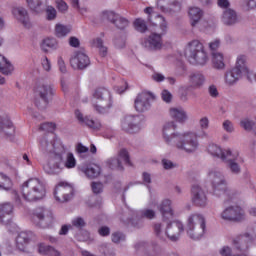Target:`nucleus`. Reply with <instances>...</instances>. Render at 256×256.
I'll use <instances>...</instances> for the list:
<instances>
[{
	"mask_svg": "<svg viewBox=\"0 0 256 256\" xmlns=\"http://www.w3.org/2000/svg\"><path fill=\"white\" fill-rule=\"evenodd\" d=\"M207 221L201 213H192L186 219L185 231L191 239H201L205 235Z\"/></svg>",
	"mask_w": 256,
	"mask_h": 256,
	"instance_id": "obj_7",
	"label": "nucleus"
},
{
	"mask_svg": "<svg viewBox=\"0 0 256 256\" xmlns=\"http://www.w3.org/2000/svg\"><path fill=\"white\" fill-rule=\"evenodd\" d=\"M38 253H40V255H51V256L61 255V253H59V251L55 250V248H53L51 246H47L45 244L38 245Z\"/></svg>",
	"mask_w": 256,
	"mask_h": 256,
	"instance_id": "obj_40",
	"label": "nucleus"
},
{
	"mask_svg": "<svg viewBox=\"0 0 256 256\" xmlns=\"http://www.w3.org/2000/svg\"><path fill=\"white\" fill-rule=\"evenodd\" d=\"M198 125L200 130H186L177 131V126L175 122H166L162 126V140L168 147H176L179 151L188 153V155H193L199 151V139H206L209 137L207 129H209V117L204 116L199 119Z\"/></svg>",
	"mask_w": 256,
	"mask_h": 256,
	"instance_id": "obj_1",
	"label": "nucleus"
},
{
	"mask_svg": "<svg viewBox=\"0 0 256 256\" xmlns=\"http://www.w3.org/2000/svg\"><path fill=\"white\" fill-rule=\"evenodd\" d=\"M237 73H240L242 76L247 77L249 81H251V77H253V72L249 69L247 65V56L240 54L236 58L235 67L232 68Z\"/></svg>",
	"mask_w": 256,
	"mask_h": 256,
	"instance_id": "obj_21",
	"label": "nucleus"
},
{
	"mask_svg": "<svg viewBox=\"0 0 256 256\" xmlns=\"http://www.w3.org/2000/svg\"><path fill=\"white\" fill-rule=\"evenodd\" d=\"M91 237V234L87 230H82L81 235H77L76 239L78 241H89V238Z\"/></svg>",
	"mask_w": 256,
	"mask_h": 256,
	"instance_id": "obj_59",
	"label": "nucleus"
},
{
	"mask_svg": "<svg viewBox=\"0 0 256 256\" xmlns=\"http://www.w3.org/2000/svg\"><path fill=\"white\" fill-rule=\"evenodd\" d=\"M206 81L207 78L202 72H193L189 75V83L192 87H203Z\"/></svg>",
	"mask_w": 256,
	"mask_h": 256,
	"instance_id": "obj_34",
	"label": "nucleus"
},
{
	"mask_svg": "<svg viewBox=\"0 0 256 256\" xmlns=\"http://www.w3.org/2000/svg\"><path fill=\"white\" fill-rule=\"evenodd\" d=\"M144 13L148 15V21L156 25L158 23L160 33L153 32L150 34L148 39L144 42L145 47L148 49H153L154 51H159L163 47V35L167 33L169 29V24L167 20L162 15L155 13V8L147 7L144 9Z\"/></svg>",
	"mask_w": 256,
	"mask_h": 256,
	"instance_id": "obj_3",
	"label": "nucleus"
},
{
	"mask_svg": "<svg viewBox=\"0 0 256 256\" xmlns=\"http://www.w3.org/2000/svg\"><path fill=\"white\" fill-rule=\"evenodd\" d=\"M212 67L214 69L223 70L225 69V56L221 52H213L212 53Z\"/></svg>",
	"mask_w": 256,
	"mask_h": 256,
	"instance_id": "obj_36",
	"label": "nucleus"
},
{
	"mask_svg": "<svg viewBox=\"0 0 256 256\" xmlns=\"http://www.w3.org/2000/svg\"><path fill=\"white\" fill-rule=\"evenodd\" d=\"M0 137H5L8 141L15 140V126L8 117L0 118Z\"/></svg>",
	"mask_w": 256,
	"mask_h": 256,
	"instance_id": "obj_20",
	"label": "nucleus"
},
{
	"mask_svg": "<svg viewBox=\"0 0 256 256\" xmlns=\"http://www.w3.org/2000/svg\"><path fill=\"white\" fill-rule=\"evenodd\" d=\"M92 107L97 113L105 114L109 113L113 105V99L111 98V92L104 88L96 89L91 98Z\"/></svg>",
	"mask_w": 256,
	"mask_h": 256,
	"instance_id": "obj_9",
	"label": "nucleus"
},
{
	"mask_svg": "<svg viewBox=\"0 0 256 256\" xmlns=\"http://www.w3.org/2000/svg\"><path fill=\"white\" fill-rule=\"evenodd\" d=\"M242 7L244 11H254L256 9V0H243Z\"/></svg>",
	"mask_w": 256,
	"mask_h": 256,
	"instance_id": "obj_50",
	"label": "nucleus"
},
{
	"mask_svg": "<svg viewBox=\"0 0 256 256\" xmlns=\"http://www.w3.org/2000/svg\"><path fill=\"white\" fill-rule=\"evenodd\" d=\"M157 8L165 15H175L181 11V0L166 1L165 3L157 2Z\"/></svg>",
	"mask_w": 256,
	"mask_h": 256,
	"instance_id": "obj_22",
	"label": "nucleus"
},
{
	"mask_svg": "<svg viewBox=\"0 0 256 256\" xmlns=\"http://www.w3.org/2000/svg\"><path fill=\"white\" fill-rule=\"evenodd\" d=\"M223 221H233L234 223H241L247 219L245 209L239 205H231L226 207L220 214Z\"/></svg>",
	"mask_w": 256,
	"mask_h": 256,
	"instance_id": "obj_13",
	"label": "nucleus"
},
{
	"mask_svg": "<svg viewBox=\"0 0 256 256\" xmlns=\"http://www.w3.org/2000/svg\"><path fill=\"white\" fill-rule=\"evenodd\" d=\"M15 207L11 202H1L0 203V223L4 225H9L11 219H13V211Z\"/></svg>",
	"mask_w": 256,
	"mask_h": 256,
	"instance_id": "obj_25",
	"label": "nucleus"
},
{
	"mask_svg": "<svg viewBox=\"0 0 256 256\" xmlns=\"http://www.w3.org/2000/svg\"><path fill=\"white\" fill-rule=\"evenodd\" d=\"M73 227H77V229H81L85 227V220L82 217H76L72 219Z\"/></svg>",
	"mask_w": 256,
	"mask_h": 256,
	"instance_id": "obj_54",
	"label": "nucleus"
},
{
	"mask_svg": "<svg viewBox=\"0 0 256 256\" xmlns=\"http://www.w3.org/2000/svg\"><path fill=\"white\" fill-rule=\"evenodd\" d=\"M172 202L169 199H164L158 206L162 216V222H156L153 225L155 236L162 241L167 240V223L175 217V212L171 207Z\"/></svg>",
	"mask_w": 256,
	"mask_h": 256,
	"instance_id": "obj_5",
	"label": "nucleus"
},
{
	"mask_svg": "<svg viewBox=\"0 0 256 256\" xmlns=\"http://www.w3.org/2000/svg\"><path fill=\"white\" fill-rule=\"evenodd\" d=\"M192 203L197 207H207V203H209L205 190L199 185H194L192 187Z\"/></svg>",
	"mask_w": 256,
	"mask_h": 256,
	"instance_id": "obj_23",
	"label": "nucleus"
},
{
	"mask_svg": "<svg viewBox=\"0 0 256 256\" xmlns=\"http://www.w3.org/2000/svg\"><path fill=\"white\" fill-rule=\"evenodd\" d=\"M111 239L113 243H121L125 241V236L121 232H114L112 233Z\"/></svg>",
	"mask_w": 256,
	"mask_h": 256,
	"instance_id": "obj_52",
	"label": "nucleus"
},
{
	"mask_svg": "<svg viewBox=\"0 0 256 256\" xmlns=\"http://www.w3.org/2000/svg\"><path fill=\"white\" fill-rule=\"evenodd\" d=\"M129 23H130L129 19H127L121 15H118V18L114 22V25L118 29H127V27H129Z\"/></svg>",
	"mask_w": 256,
	"mask_h": 256,
	"instance_id": "obj_46",
	"label": "nucleus"
},
{
	"mask_svg": "<svg viewBox=\"0 0 256 256\" xmlns=\"http://www.w3.org/2000/svg\"><path fill=\"white\" fill-rule=\"evenodd\" d=\"M57 65L60 73H67V64H65V60L63 59V57H58Z\"/></svg>",
	"mask_w": 256,
	"mask_h": 256,
	"instance_id": "obj_53",
	"label": "nucleus"
},
{
	"mask_svg": "<svg viewBox=\"0 0 256 256\" xmlns=\"http://www.w3.org/2000/svg\"><path fill=\"white\" fill-rule=\"evenodd\" d=\"M78 171L88 179H97L101 175V166L97 164H82L78 167Z\"/></svg>",
	"mask_w": 256,
	"mask_h": 256,
	"instance_id": "obj_26",
	"label": "nucleus"
},
{
	"mask_svg": "<svg viewBox=\"0 0 256 256\" xmlns=\"http://www.w3.org/2000/svg\"><path fill=\"white\" fill-rule=\"evenodd\" d=\"M40 151H42V153H51L54 157L61 158V155L66 153L67 148L59 138H55V136L52 135L41 139Z\"/></svg>",
	"mask_w": 256,
	"mask_h": 256,
	"instance_id": "obj_10",
	"label": "nucleus"
},
{
	"mask_svg": "<svg viewBox=\"0 0 256 256\" xmlns=\"http://www.w3.org/2000/svg\"><path fill=\"white\" fill-rule=\"evenodd\" d=\"M114 90L119 95H121L122 93H125V91H127V83L125 82V80H122L120 86H115Z\"/></svg>",
	"mask_w": 256,
	"mask_h": 256,
	"instance_id": "obj_58",
	"label": "nucleus"
},
{
	"mask_svg": "<svg viewBox=\"0 0 256 256\" xmlns=\"http://www.w3.org/2000/svg\"><path fill=\"white\" fill-rule=\"evenodd\" d=\"M75 117L81 125H86L90 129H101V122L99 120L91 119L89 116H83V113L79 110L75 111Z\"/></svg>",
	"mask_w": 256,
	"mask_h": 256,
	"instance_id": "obj_28",
	"label": "nucleus"
},
{
	"mask_svg": "<svg viewBox=\"0 0 256 256\" xmlns=\"http://www.w3.org/2000/svg\"><path fill=\"white\" fill-rule=\"evenodd\" d=\"M14 184L11 177L0 172V191L11 192L12 197L17 205L21 203V199L31 203L33 201H41L45 198L47 190L45 184L39 178H30L20 186V194L13 189Z\"/></svg>",
	"mask_w": 256,
	"mask_h": 256,
	"instance_id": "obj_2",
	"label": "nucleus"
},
{
	"mask_svg": "<svg viewBox=\"0 0 256 256\" xmlns=\"http://www.w3.org/2000/svg\"><path fill=\"white\" fill-rule=\"evenodd\" d=\"M29 243V234L27 232H21L16 238V244L18 249H23L25 245Z\"/></svg>",
	"mask_w": 256,
	"mask_h": 256,
	"instance_id": "obj_44",
	"label": "nucleus"
},
{
	"mask_svg": "<svg viewBox=\"0 0 256 256\" xmlns=\"http://www.w3.org/2000/svg\"><path fill=\"white\" fill-rule=\"evenodd\" d=\"M223 161H226V163H228V167L231 173H234V175H239V173H241V166L239 165V163H243V157H241V154H239V159L230 156L228 157V159Z\"/></svg>",
	"mask_w": 256,
	"mask_h": 256,
	"instance_id": "obj_33",
	"label": "nucleus"
},
{
	"mask_svg": "<svg viewBox=\"0 0 256 256\" xmlns=\"http://www.w3.org/2000/svg\"><path fill=\"white\" fill-rule=\"evenodd\" d=\"M134 107L138 113H145L151 109V93L141 92L134 101Z\"/></svg>",
	"mask_w": 256,
	"mask_h": 256,
	"instance_id": "obj_19",
	"label": "nucleus"
},
{
	"mask_svg": "<svg viewBox=\"0 0 256 256\" xmlns=\"http://www.w3.org/2000/svg\"><path fill=\"white\" fill-rule=\"evenodd\" d=\"M55 4L59 13H67L69 11V5L65 0H55Z\"/></svg>",
	"mask_w": 256,
	"mask_h": 256,
	"instance_id": "obj_49",
	"label": "nucleus"
},
{
	"mask_svg": "<svg viewBox=\"0 0 256 256\" xmlns=\"http://www.w3.org/2000/svg\"><path fill=\"white\" fill-rule=\"evenodd\" d=\"M217 5L220 7V9H229L231 7V2L229 0H217Z\"/></svg>",
	"mask_w": 256,
	"mask_h": 256,
	"instance_id": "obj_63",
	"label": "nucleus"
},
{
	"mask_svg": "<svg viewBox=\"0 0 256 256\" xmlns=\"http://www.w3.org/2000/svg\"><path fill=\"white\" fill-rule=\"evenodd\" d=\"M26 3L34 13H41V6L47 3V0H26Z\"/></svg>",
	"mask_w": 256,
	"mask_h": 256,
	"instance_id": "obj_41",
	"label": "nucleus"
},
{
	"mask_svg": "<svg viewBox=\"0 0 256 256\" xmlns=\"http://www.w3.org/2000/svg\"><path fill=\"white\" fill-rule=\"evenodd\" d=\"M161 97L164 103H171V101H173V94H171L169 90H163Z\"/></svg>",
	"mask_w": 256,
	"mask_h": 256,
	"instance_id": "obj_55",
	"label": "nucleus"
},
{
	"mask_svg": "<svg viewBox=\"0 0 256 256\" xmlns=\"http://www.w3.org/2000/svg\"><path fill=\"white\" fill-rule=\"evenodd\" d=\"M208 93L210 97L217 98V96L219 95V90L217 89V86L212 84L208 87Z\"/></svg>",
	"mask_w": 256,
	"mask_h": 256,
	"instance_id": "obj_60",
	"label": "nucleus"
},
{
	"mask_svg": "<svg viewBox=\"0 0 256 256\" xmlns=\"http://www.w3.org/2000/svg\"><path fill=\"white\" fill-rule=\"evenodd\" d=\"M92 191L95 194H99L103 191V183L100 182H92Z\"/></svg>",
	"mask_w": 256,
	"mask_h": 256,
	"instance_id": "obj_56",
	"label": "nucleus"
},
{
	"mask_svg": "<svg viewBox=\"0 0 256 256\" xmlns=\"http://www.w3.org/2000/svg\"><path fill=\"white\" fill-rule=\"evenodd\" d=\"M153 81H156V83H163L165 81V75L159 72H154L152 74Z\"/></svg>",
	"mask_w": 256,
	"mask_h": 256,
	"instance_id": "obj_62",
	"label": "nucleus"
},
{
	"mask_svg": "<svg viewBox=\"0 0 256 256\" xmlns=\"http://www.w3.org/2000/svg\"><path fill=\"white\" fill-rule=\"evenodd\" d=\"M184 56L190 65L205 67L209 63V54L201 41L195 39L189 41L184 48Z\"/></svg>",
	"mask_w": 256,
	"mask_h": 256,
	"instance_id": "obj_4",
	"label": "nucleus"
},
{
	"mask_svg": "<svg viewBox=\"0 0 256 256\" xmlns=\"http://www.w3.org/2000/svg\"><path fill=\"white\" fill-rule=\"evenodd\" d=\"M13 71H15V66L5 56L0 54V73L2 75H13Z\"/></svg>",
	"mask_w": 256,
	"mask_h": 256,
	"instance_id": "obj_35",
	"label": "nucleus"
},
{
	"mask_svg": "<svg viewBox=\"0 0 256 256\" xmlns=\"http://www.w3.org/2000/svg\"><path fill=\"white\" fill-rule=\"evenodd\" d=\"M155 207H157V201L151 200L148 204V207L142 209L140 211V216L145 219H153L156 215Z\"/></svg>",
	"mask_w": 256,
	"mask_h": 256,
	"instance_id": "obj_37",
	"label": "nucleus"
},
{
	"mask_svg": "<svg viewBox=\"0 0 256 256\" xmlns=\"http://www.w3.org/2000/svg\"><path fill=\"white\" fill-rule=\"evenodd\" d=\"M168 115L171 119L176 121V123H187V121H189V114L187 113V110L181 106L170 107Z\"/></svg>",
	"mask_w": 256,
	"mask_h": 256,
	"instance_id": "obj_24",
	"label": "nucleus"
},
{
	"mask_svg": "<svg viewBox=\"0 0 256 256\" xmlns=\"http://www.w3.org/2000/svg\"><path fill=\"white\" fill-rule=\"evenodd\" d=\"M44 221V223H53L55 215L47 208H37L33 213V221Z\"/></svg>",
	"mask_w": 256,
	"mask_h": 256,
	"instance_id": "obj_27",
	"label": "nucleus"
},
{
	"mask_svg": "<svg viewBox=\"0 0 256 256\" xmlns=\"http://www.w3.org/2000/svg\"><path fill=\"white\" fill-rule=\"evenodd\" d=\"M206 181L211 185V194L214 197H230L231 189L227 186V180L223 172H220L217 168H211L208 170Z\"/></svg>",
	"mask_w": 256,
	"mask_h": 256,
	"instance_id": "obj_6",
	"label": "nucleus"
},
{
	"mask_svg": "<svg viewBox=\"0 0 256 256\" xmlns=\"http://www.w3.org/2000/svg\"><path fill=\"white\" fill-rule=\"evenodd\" d=\"M70 65L73 69H87L91 65V59L89 55L83 50L75 51L70 58Z\"/></svg>",
	"mask_w": 256,
	"mask_h": 256,
	"instance_id": "obj_17",
	"label": "nucleus"
},
{
	"mask_svg": "<svg viewBox=\"0 0 256 256\" xmlns=\"http://www.w3.org/2000/svg\"><path fill=\"white\" fill-rule=\"evenodd\" d=\"M256 240V223L248 228V230L233 240V249L237 251H247L251 247V243Z\"/></svg>",
	"mask_w": 256,
	"mask_h": 256,
	"instance_id": "obj_11",
	"label": "nucleus"
},
{
	"mask_svg": "<svg viewBox=\"0 0 256 256\" xmlns=\"http://www.w3.org/2000/svg\"><path fill=\"white\" fill-rule=\"evenodd\" d=\"M106 165L110 169H116L117 171H123V162L119 158H110L106 161Z\"/></svg>",
	"mask_w": 256,
	"mask_h": 256,
	"instance_id": "obj_43",
	"label": "nucleus"
},
{
	"mask_svg": "<svg viewBox=\"0 0 256 256\" xmlns=\"http://www.w3.org/2000/svg\"><path fill=\"white\" fill-rule=\"evenodd\" d=\"M183 231H185V227L183 226V222L179 220L172 219L166 223V239L170 241H179Z\"/></svg>",
	"mask_w": 256,
	"mask_h": 256,
	"instance_id": "obj_16",
	"label": "nucleus"
},
{
	"mask_svg": "<svg viewBox=\"0 0 256 256\" xmlns=\"http://www.w3.org/2000/svg\"><path fill=\"white\" fill-rule=\"evenodd\" d=\"M207 153L211 155V157H216L217 159H221L222 161H227L229 157H234V159H240L238 150L223 149L215 143H210L207 146Z\"/></svg>",
	"mask_w": 256,
	"mask_h": 256,
	"instance_id": "obj_14",
	"label": "nucleus"
},
{
	"mask_svg": "<svg viewBox=\"0 0 256 256\" xmlns=\"http://www.w3.org/2000/svg\"><path fill=\"white\" fill-rule=\"evenodd\" d=\"M36 94L44 103H49V99L53 97V87L49 84H40L36 87Z\"/></svg>",
	"mask_w": 256,
	"mask_h": 256,
	"instance_id": "obj_29",
	"label": "nucleus"
},
{
	"mask_svg": "<svg viewBox=\"0 0 256 256\" xmlns=\"http://www.w3.org/2000/svg\"><path fill=\"white\" fill-rule=\"evenodd\" d=\"M222 129H224L226 133H235V125L230 120H225L222 123Z\"/></svg>",
	"mask_w": 256,
	"mask_h": 256,
	"instance_id": "obj_51",
	"label": "nucleus"
},
{
	"mask_svg": "<svg viewBox=\"0 0 256 256\" xmlns=\"http://www.w3.org/2000/svg\"><path fill=\"white\" fill-rule=\"evenodd\" d=\"M134 28L136 31H139V33H145L147 31V23H145V20L137 18L134 21Z\"/></svg>",
	"mask_w": 256,
	"mask_h": 256,
	"instance_id": "obj_48",
	"label": "nucleus"
},
{
	"mask_svg": "<svg viewBox=\"0 0 256 256\" xmlns=\"http://www.w3.org/2000/svg\"><path fill=\"white\" fill-rule=\"evenodd\" d=\"M222 22L224 25H235L237 23V13L232 9H227L222 15Z\"/></svg>",
	"mask_w": 256,
	"mask_h": 256,
	"instance_id": "obj_39",
	"label": "nucleus"
},
{
	"mask_svg": "<svg viewBox=\"0 0 256 256\" xmlns=\"http://www.w3.org/2000/svg\"><path fill=\"white\" fill-rule=\"evenodd\" d=\"M45 13L47 21H55V19H57V9H55V7L51 5L47 6Z\"/></svg>",
	"mask_w": 256,
	"mask_h": 256,
	"instance_id": "obj_47",
	"label": "nucleus"
},
{
	"mask_svg": "<svg viewBox=\"0 0 256 256\" xmlns=\"http://www.w3.org/2000/svg\"><path fill=\"white\" fill-rule=\"evenodd\" d=\"M42 67L45 71H51V60H49L47 57H44L42 59Z\"/></svg>",
	"mask_w": 256,
	"mask_h": 256,
	"instance_id": "obj_64",
	"label": "nucleus"
},
{
	"mask_svg": "<svg viewBox=\"0 0 256 256\" xmlns=\"http://www.w3.org/2000/svg\"><path fill=\"white\" fill-rule=\"evenodd\" d=\"M71 26L58 23L55 25V36L58 37V39H65L69 33H71Z\"/></svg>",
	"mask_w": 256,
	"mask_h": 256,
	"instance_id": "obj_38",
	"label": "nucleus"
},
{
	"mask_svg": "<svg viewBox=\"0 0 256 256\" xmlns=\"http://www.w3.org/2000/svg\"><path fill=\"white\" fill-rule=\"evenodd\" d=\"M204 12L201 8L192 6L188 9V17L190 19V25L192 27H197L201 18L203 17Z\"/></svg>",
	"mask_w": 256,
	"mask_h": 256,
	"instance_id": "obj_30",
	"label": "nucleus"
},
{
	"mask_svg": "<svg viewBox=\"0 0 256 256\" xmlns=\"http://www.w3.org/2000/svg\"><path fill=\"white\" fill-rule=\"evenodd\" d=\"M40 49L44 53H49V51H57V49H59V41H57L54 37L45 38L40 43Z\"/></svg>",
	"mask_w": 256,
	"mask_h": 256,
	"instance_id": "obj_31",
	"label": "nucleus"
},
{
	"mask_svg": "<svg viewBox=\"0 0 256 256\" xmlns=\"http://www.w3.org/2000/svg\"><path fill=\"white\" fill-rule=\"evenodd\" d=\"M117 159H120L121 163L124 165H132L131 156H129V150H127V148H121L118 151Z\"/></svg>",
	"mask_w": 256,
	"mask_h": 256,
	"instance_id": "obj_42",
	"label": "nucleus"
},
{
	"mask_svg": "<svg viewBox=\"0 0 256 256\" xmlns=\"http://www.w3.org/2000/svg\"><path fill=\"white\" fill-rule=\"evenodd\" d=\"M55 127H56L55 123H53V122H46L41 125V129H43V131H48L50 133L53 132Z\"/></svg>",
	"mask_w": 256,
	"mask_h": 256,
	"instance_id": "obj_61",
	"label": "nucleus"
},
{
	"mask_svg": "<svg viewBox=\"0 0 256 256\" xmlns=\"http://www.w3.org/2000/svg\"><path fill=\"white\" fill-rule=\"evenodd\" d=\"M219 254L221 256H232L233 250L229 246H223L222 248H220Z\"/></svg>",
	"mask_w": 256,
	"mask_h": 256,
	"instance_id": "obj_57",
	"label": "nucleus"
},
{
	"mask_svg": "<svg viewBox=\"0 0 256 256\" xmlns=\"http://www.w3.org/2000/svg\"><path fill=\"white\" fill-rule=\"evenodd\" d=\"M56 201L64 203L73 197V185L66 181H60L54 189Z\"/></svg>",
	"mask_w": 256,
	"mask_h": 256,
	"instance_id": "obj_15",
	"label": "nucleus"
},
{
	"mask_svg": "<svg viewBox=\"0 0 256 256\" xmlns=\"http://www.w3.org/2000/svg\"><path fill=\"white\" fill-rule=\"evenodd\" d=\"M77 167V158L73 152H67L63 160H49L44 166V171L48 175H59L63 169H75Z\"/></svg>",
	"mask_w": 256,
	"mask_h": 256,
	"instance_id": "obj_8",
	"label": "nucleus"
},
{
	"mask_svg": "<svg viewBox=\"0 0 256 256\" xmlns=\"http://www.w3.org/2000/svg\"><path fill=\"white\" fill-rule=\"evenodd\" d=\"M120 127L126 133H139L145 127V123L141 116L127 115L121 119Z\"/></svg>",
	"mask_w": 256,
	"mask_h": 256,
	"instance_id": "obj_12",
	"label": "nucleus"
},
{
	"mask_svg": "<svg viewBox=\"0 0 256 256\" xmlns=\"http://www.w3.org/2000/svg\"><path fill=\"white\" fill-rule=\"evenodd\" d=\"M14 19L18 21L23 27H26V29H29L33 24L31 23V18L29 17V12L25 7L22 6H16L12 8L11 11Z\"/></svg>",
	"mask_w": 256,
	"mask_h": 256,
	"instance_id": "obj_18",
	"label": "nucleus"
},
{
	"mask_svg": "<svg viewBox=\"0 0 256 256\" xmlns=\"http://www.w3.org/2000/svg\"><path fill=\"white\" fill-rule=\"evenodd\" d=\"M241 77H243V74H240L232 68L226 72L224 76V83L227 87H233V85H237V82Z\"/></svg>",
	"mask_w": 256,
	"mask_h": 256,
	"instance_id": "obj_32",
	"label": "nucleus"
},
{
	"mask_svg": "<svg viewBox=\"0 0 256 256\" xmlns=\"http://www.w3.org/2000/svg\"><path fill=\"white\" fill-rule=\"evenodd\" d=\"M102 17L114 25L115 21H117V18L119 17V14L115 13L113 10H105L102 12Z\"/></svg>",
	"mask_w": 256,
	"mask_h": 256,
	"instance_id": "obj_45",
	"label": "nucleus"
}]
</instances>
